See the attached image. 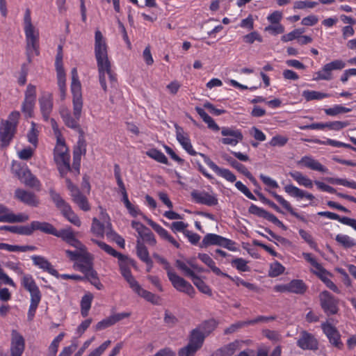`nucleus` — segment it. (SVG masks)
<instances>
[{
    "label": "nucleus",
    "mask_w": 356,
    "mask_h": 356,
    "mask_svg": "<svg viewBox=\"0 0 356 356\" xmlns=\"http://www.w3.org/2000/svg\"><path fill=\"white\" fill-rule=\"evenodd\" d=\"M321 327L330 342L333 346L337 348H341L342 343L341 342L340 334L337 330L329 323H323Z\"/></svg>",
    "instance_id": "nucleus-26"
},
{
    "label": "nucleus",
    "mask_w": 356,
    "mask_h": 356,
    "mask_svg": "<svg viewBox=\"0 0 356 356\" xmlns=\"http://www.w3.org/2000/svg\"><path fill=\"white\" fill-rule=\"evenodd\" d=\"M19 112L13 111L6 120L0 125V140L3 145L7 146L13 139L18 124Z\"/></svg>",
    "instance_id": "nucleus-6"
},
{
    "label": "nucleus",
    "mask_w": 356,
    "mask_h": 356,
    "mask_svg": "<svg viewBox=\"0 0 356 356\" xmlns=\"http://www.w3.org/2000/svg\"><path fill=\"white\" fill-rule=\"evenodd\" d=\"M25 348L24 339L17 331L13 330L11 334L10 355L22 356Z\"/></svg>",
    "instance_id": "nucleus-18"
},
{
    "label": "nucleus",
    "mask_w": 356,
    "mask_h": 356,
    "mask_svg": "<svg viewBox=\"0 0 356 356\" xmlns=\"http://www.w3.org/2000/svg\"><path fill=\"white\" fill-rule=\"evenodd\" d=\"M21 284L30 293L31 298H42L41 293L33 276L30 274L22 275Z\"/></svg>",
    "instance_id": "nucleus-21"
},
{
    "label": "nucleus",
    "mask_w": 356,
    "mask_h": 356,
    "mask_svg": "<svg viewBox=\"0 0 356 356\" xmlns=\"http://www.w3.org/2000/svg\"><path fill=\"white\" fill-rule=\"evenodd\" d=\"M146 154L151 159L163 164H168V159L165 154L156 149L152 148L146 152Z\"/></svg>",
    "instance_id": "nucleus-46"
},
{
    "label": "nucleus",
    "mask_w": 356,
    "mask_h": 356,
    "mask_svg": "<svg viewBox=\"0 0 356 356\" xmlns=\"http://www.w3.org/2000/svg\"><path fill=\"white\" fill-rule=\"evenodd\" d=\"M54 236L61 238L72 247H81V243L76 238L75 234L70 227L60 230L56 229Z\"/></svg>",
    "instance_id": "nucleus-24"
},
{
    "label": "nucleus",
    "mask_w": 356,
    "mask_h": 356,
    "mask_svg": "<svg viewBox=\"0 0 356 356\" xmlns=\"http://www.w3.org/2000/svg\"><path fill=\"white\" fill-rule=\"evenodd\" d=\"M31 127L27 133L28 141L36 148L38 143V135L40 133L38 125L34 122H31Z\"/></svg>",
    "instance_id": "nucleus-39"
},
{
    "label": "nucleus",
    "mask_w": 356,
    "mask_h": 356,
    "mask_svg": "<svg viewBox=\"0 0 356 356\" xmlns=\"http://www.w3.org/2000/svg\"><path fill=\"white\" fill-rule=\"evenodd\" d=\"M66 183L67 188L70 191V195L72 196L73 202L76 204L81 210L84 211H89L90 209V207L87 200V198L80 192L79 188L74 186L70 179H67Z\"/></svg>",
    "instance_id": "nucleus-17"
},
{
    "label": "nucleus",
    "mask_w": 356,
    "mask_h": 356,
    "mask_svg": "<svg viewBox=\"0 0 356 356\" xmlns=\"http://www.w3.org/2000/svg\"><path fill=\"white\" fill-rule=\"evenodd\" d=\"M168 277L173 287L178 291L193 297L195 293L193 286L183 277L177 275L174 269H168Z\"/></svg>",
    "instance_id": "nucleus-11"
},
{
    "label": "nucleus",
    "mask_w": 356,
    "mask_h": 356,
    "mask_svg": "<svg viewBox=\"0 0 356 356\" xmlns=\"http://www.w3.org/2000/svg\"><path fill=\"white\" fill-rule=\"evenodd\" d=\"M15 198L30 206L35 207L38 204V200L35 195L29 191L18 188L15 192Z\"/></svg>",
    "instance_id": "nucleus-33"
},
{
    "label": "nucleus",
    "mask_w": 356,
    "mask_h": 356,
    "mask_svg": "<svg viewBox=\"0 0 356 356\" xmlns=\"http://www.w3.org/2000/svg\"><path fill=\"white\" fill-rule=\"evenodd\" d=\"M302 95L307 102L312 100H321L331 97L330 93L309 90H304Z\"/></svg>",
    "instance_id": "nucleus-38"
},
{
    "label": "nucleus",
    "mask_w": 356,
    "mask_h": 356,
    "mask_svg": "<svg viewBox=\"0 0 356 356\" xmlns=\"http://www.w3.org/2000/svg\"><path fill=\"white\" fill-rule=\"evenodd\" d=\"M106 227H110L111 223L109 222H106V225L102 223L97 218H94L92 220V224L91 227L92 232L97 236H104L105 232V229Z\"/></svg>",
    "instance_id": "nucleus-49"
},
{
    "label": "nucleus",
    "mask_w": 356,
    "mask_h": 356,
    "mask_svg": "<svg viewBox=\"0 0 356 356\" xmlns=\"http://www.w3.org/2000/svg\"><path fill=\"white\" fill-rule=\"evenodd\" d=\"M41 298H31L30 306L28 312L29 320H32L35 314Z\"/></svg>",
    "instance_id": "nucleus-61"
},
{
    "label": "nucleus",
    "mask_w": 356,
    "mask_h": 356,
    "mask_svg": "<svg viewBox=\"0 0 356 356\" xmlns=\"http://www.w3.org/2000/svg\"><path fill=\"white\" fill-rule=\"evenodd\" d=\"M289 175L298 185L307 188H312L313 187L314 181L302 172L299 171H291L289 172Z\"/></svg>",
    "instance_id": "nucleus-35"
},
{
    "label": "nucleus",
    "mask_w": 356,
    "mask_h": 356,
    "mask_svg": "<svg viewBox=\"0 0 356 356\" xmlns=\"http://www.w3.org/2000/svg\"><path fill=\"white\" fill-rule=\"evenodd\" d=\"M136 252L138 257L143 262H150L151 258L149 257L148 250L145 245L141 243L139 240H138L136 245Z\"/></svg>",
    "instance_id": "nucleus-51"
},
{
    "label": "nucleus",
    "mask_w": 356,
    "mask_h": 356,
    "mask_svg": "<svg viewBox=\"0 0 356 356\" xmlns=\"http://www.w3.org/2000/svg\"><path fill=\"white\" fill-rule=\"evenodd\" d=\"M314 143L318 145H330L335 147H346L350 148L351 145L345 143L338 141L336 140L327 138L325 140H321L320 139H315L313 140Z\"/></svg>",
    "instance_id": "nucleus-48"
},
{
    "label": "nucleus",
    "mask_w": 356,
    "mask_h": 356,
    "mask_svg": "<svg viewBox=\"0 0 356 356\" xmlns=\"http://www.w3.org/2000/svg\"><path fill=\"white\" fill-rule=\"evenodd\" d=\"M297 344L303 350H316L318 348L317 340L312 334L305 331L300 333Z\"/></svg>",
    "instance_id": "nucleus-25"
},
{
    "label": "nucleus",
    "mask_w": 356,
    "mask_h": 356,
    "mask_svg": "<svg viewBox=\"0 0 356 356\" xmlns=\"http://www.w3.org/2000/svg\"><path fill=\"white\" fill-rule=\"evenodd\" d=\"M111 341L110 340H107L104 341L102 344H101L98 348L93 350L88 356H101L103 353L108 348V347L111 345Z\"/></svg>",
    "instance_id": "nucleus-64"
},
{
    "label": "nucleus",
    "mask_w": 356,
    "mask_h": 356,
    "mask_svg": "<svg viewBox=\"0 0 356 356\" xmlns=\"http://www.w3.org/2000/svg\"><path fill=\"white\" fill-rule=\"evenodd\" d=\"M221 134L223 136V138L221 139L222 143L233 147L236 146L243 138L241 131L233 127H222Z\"/></svg>",
    "instance_id": "nucleus-14"
},
{
    "label": "nucleus",
    "mask_w": 356,
    "mask_h": 356,
    "mask_svg": "<svg viewBox=\"0 0 356 356\" xmlns=\"http://www.w3.org/2000/svg\"><path fill=\"white\" fill-rule=\"evenodd\" d=\"M191 196L195 202L209 207L215 206L218 202L215 194L206 191H194L191 193Z\"/></svg>",
    "instance_id": "nucleus-20"
},
{
    "label": "nucleus",
    "mask_w": 356,
    "mask_h": 356,
    "mask_svg": "<svg viewBox=\"0 0 356 356\" xmlns=\"http://www.w3.org/2000/svg\"><path fill=\"white\" fill-rule=\"evenodd\" d=\"M176 138L183 149L191 156L200 155L204 163L219 177H221L229 182L236 181V177L229 170L218 167L209 157L202 153H198L194 150L188 135L182 128L176 126Z\"/></svg>",
    "instance_id": "nucleus-2"
},
{
    "label": "nucleus",
    "mask_w": 356,
    "mask_h": 356,
    "mask_svg": "<svg viewBox=\"0 0 356 356\" xmlns=\"http://www.w3.org/2000/svg\"><path fill=\"white\" fill-rule=\"evenodd\" d=\"M284 270V266L277 261H275L270 264L268 275L271 277H275L282 275Z\"/></svg>",
    "instance_id": "nucleus-50"
},
{
    "label": "nucleus",
    "mask_w": 356,
    "mask_h": 356,
    "mask_svg": "<svg viewBox=\"0 0 356 356\" xmlns=\"http://www.w3.org/2000/svg\"><path fill=\"white\" fill-rule=\"evenodd\" d=\"M54 157L60 173L64 176L70 170V156L64 138L56 140Z\"/></svg>",
    "instance_id": "nucleus-7"
},
{
    "label": "nucleus",
    "mask_w": 356,
    "mask_h": 356,
    "mask_svg": "<svg viewBox=\"0 0 356 356\" xmlns=\"http://www.w3.org/2000/svg\"><path fill=\"white\" fill-rule=\"evenodd\" d=\"M298 164L302 167H306L312 170L325 172L327 169L323 166L317 160L314 159L311 156H305L298 161Z\"/></svg>",
    "instance_id": "nucleus-31"
},
{
    "label": "nucleus",
    "mask_w": 356,
    "mask_h": 356,
    "mask_svg": "<svg viewBox=\"0 0 356 356\" xmlns=\"http://www.w3.org/2000/svg\"><path fill=\"white\" fill-rule=\"evenodd\" d=\"M65 336V334L64 332H61L56 337H55L54 339L51 341V343L49 347V350L50 354L52 356H55L56 355V353L58 352L59 343H60V341H62V340L63 339Z\"/></svg>",
    "instance_id": "nucleus-55"
},
{
    "label": "nucleus",
    "mask_w": 356,
    "mask_h": 356,
    "mask_svg": "<svg viewBox=\"0 0 356 356\" xmlns=\"http://www.w3.org/2000/svg\"><path fill=\"white\" fill-rule=\"evenodd\" d=\"M194 285L203 293L211 296V290L209 286L196 274L191 278Z\"/></svg>",
    "instance_id": "nucleus-47"
},
{
    "label": "nucleus",
    "mask_w": 356,
    "mask_h": 356,
    "mask_svg": "<svg viewBox=\"0 0 356 356\" xmlns=\"http://www.w3.org/2000/svg\"><path fill=\"white\" fill-rule=\"evenodd\" d=\"M93 296L91 293L84 295L81 301V313L83 317L88 316L91 307V303Z\"/></svg>",
    "instance_id": "nucleus-45"
},
{
    "label": "nucleus",
    "mask_w": 356,
    "mask_h": 356,
    "mask_svg": "<svg viewBox=\"0 0 356 356\" xmlns=\"http://www.w3.org/2000/svg\"><path fill=\"white\" fill-rule=\"evenodd\" d=\"M40 108L44 120H48L53 108V97L50 93H44L39 99Z\"/></svg>",
    "instance_id": "nucleus-27"
},
{
    "label": "nucleus",
    "mask_w": 356,
    "mask_h": 356,
    "mask_svg": "<svg viewBox=\"0 0 356 356\" xmlns=\"http://www.w3.org/2000/svg\"><path fill=\"white\" fill-rule=\"evenodd\" d=\"M350 111H351V108L339 104H337L332 107L325 109V114L330 116H335L339 114L348 113Z\"/></svg>",
    "instance_id": "nucleus-52"
},
{
    "label": "nucleus",
    "mask_w": 356,
    "mask_h": 356,
    "mask_svg": "<svg viewBox=\"0 0 356 356\" xmlns=\"http://www.w3.org/2000/svg\"><path fill=\"white\" fill-rule=\"evenodd\" d=\"M77 341L76 339H73L72 340V343L70 346H65L63 348L62 351L60 353L58 356H70L72 353L76 350L77 348Z\"/></svg>",
    "instance_id": "nucleus-63"
},
{
    "label": "nucleus",
    "mask_w": 356,
    "mask_h": 356,
    "mask_svg": "<svg viewBox=\"0 0 356 356\" xmlns=\"http://www.w3.org/2000/svg\"><path fill=\"white\" fill-rule=\"evenodd\" d=\"M230 264L232 267L235 268L239 272H249L250 270V268L248 266V261L243 258H234L231 261Z\"/></svg>",
    "instance_id": "nucleus-44"
},
{
    "label": "nucleus",
    "mask_w": 356,
    "mask_h": 356,
    "mask_svg": "<svg viewBox=\"0 0 356 356\" xmlns=\"http://www.w3.org/2000/svg\"><path fill=\"white\" fill-rule=\"evenodd\" d=\"M270 194L277 201L280 205H282L284 209L289 211L292 216L301 220H305L300 214L294 211L289 202L285 200L282 195H278L274 191H270Z\"/></svg>",
    "instance_id": "nucleus-34"
},
{
    "label": "nucleus",
    "mask_w": 356,
    "mask_h": 356,
    "mask_svg": "<svg viewBox=\"0 0 356 356\" xmlns=\"http://www.w3.org/2000/svg\"><path fill=\"white\" fill-rule=\"evenodd\" d=\"M302 257L312 266L311 271L319 279L325 275H328V271L317 261L316 259L311 253L303 252Z\"/></svg>",
    "instance_id": "nucleus-28"
},
{
    "label": "nucleus",
    "mask_w": 356,
    "mask_h": 356,
    "mask_svg": "<svg viewBox=\"0 0 356 356\" xmlns=\"http://www.w3.org/2000/svg\"><path fill=\"white\" fill-rule=\"evenodd\" d=\"M130 288L139 296L143 298L147 301L155 305L159 304L161 300L160 298L152 292L143 289L137 281L132 284L130 286Z\"/></svg>",
    "instance_id": "nucleus-29"
},
{
    "label": "nucleus",
    "mask_w": 356,
    "mask_h": 356,
    "mask_svg": "<svg viewBox=\"0 0 356 356\" xmlns=\"http://www.w3.org/2000/svg\"><path fill=\"white\" fill-rule=\"evenodd\" d=\"M336 241L345 248H350L356 246V240L348 235L339 234L335 237Z\"/></svg>",
    "instance_id": "nucleus-40"
},
{
    "label": "nucleus",
    "mask_w": 356,
    "mask_h": 356,
    "mask_svg": "<svg viewBox=\"0 0 356 356\" xmlns=\"http://www.w3.org/2000/svg\"><path fill=\"white\" fill-rule=\"evenodd\" d=\"M127 208L129 213L133 216L136 217L139 215L143 216V217L147 220V223L152 227V229L164 240L168 241L172 245H173L177 248H179V243L168 233V232L162 227L159 224L156 223L151 219L146 218L142 212L140 211L138 207L136 205L132 204L129 200H125L122 202Z\"/></svg>",
    "instance_id": "nucleus-4"
},
{
    "label": "nucleus",
    "mask_w": 356,
    "mask_h": 356,
    "mask_svg": "<svg viewBox=\"0 0 356 356\" xmlns=\"http://www.w3.org/2000/svg\"><path fill=\"white\" fill-rule=\"evenodd\" d=\"M31 259L34 266L49 273L53 276L58 277V273L45 257L39 255H33L31 257Z\"/></svg>",
    "instance_id": "nucleus-23"
},
{
    "label": "nucleus",
    "mask_w": 356,
    "mask_h": 356,
    "mask_svg": "<svg viewBox=\"0 0 356 356\" xmlns=\"http://www.w3.org/2000/svg\"><path fill=\"white\" fill-rule=\"evenodd\" d=\"M346 67V63L341 59H335L325 64L320 70L315 72L313 77L314 81H330L334 76V70H341Z\"/></svg>",
    "instance_id": "nucleus-10"
},
{
    "label": "nucleus",
    "mask_w": 356,
    "mask_h": 356,
    "mask_svg": "<svg viewBox=\"0 0 356 356\" xmlns=\"http://www.w3.org/2000/svg\"><path fill=\"white\" fill-rule=\"evenodd\" d=\"M211 245H219L231 251L236 250L234 247V242L232 240L216 234H207L202 241V246L207 247Z\"/></svg>",
    "instance_id": "nucleus-13"
},
{
    "label": "nucleus",
    "mask_w": 356,
    "mask_h": 356,
    "mask_svg": "<svg viewBox=\"0 0 356 356\" xmlns=\"http://www.w3.org/2000/svg\"><path fill=\"white\" fill-rule=\"evenodd\" d=\"M92 242L96 243L102 250L106 252L107 254L116 257L120 252H118L115 250H114L111 246L105 243L103 241H97L92 239Z\"/></svg>",
    "instance_id": "nucleus-59"
},
{
    "label": "nucleus",
    "mask_w": 356,
    "mask_h": 356,
    "mask_svg": "<svg viewBox=\"0 0 356 356\" xmlns=\"http://www.w3.org/2000/svg\"><path fill=\"white\" fill-rule=\"evenodd\" d=\"M76 250L74 251L72 250H66L65 252L68 257L73 261H79L83 255H84L86 252V247L81 243V247H74Z\"/></svg>",
    "instance_id": "nucleus-53"
},
{
    "label": "nucleus",
    "mask_w": 356,
    "mask_h": 356,
    "mask_svg": "<svg viewBox=\"0 0 356 356\" xmlns=\"http://www.w3.org/2000/svg\"><path fill=\"white\" fill-rule=\"evenodd\" d=\"M224 158L226 161H227L232 165V167L236 168L238 171L243 173L245 176H246L250 180H252V181L254 180V178L252 176L251 173L248 171V170L246 168V167L245 165H243V164L232 159L229 156H225Z\"/></svg>",
    "instance_id": "nucleus-43"
},
{
    "label": "nucleus",
    "mask_w": 356,
    "mask_h": 356,
    "mask_svg": "<svg viewBox=\"0 0 356 356\" xmlns=\"http://www.w3.org/2000/svg\"><path fill=\"white\" fill-rule=\"evenodd\" d=\"M49 193L56 207L61 211L62 214L67 219V220L74 225L80 227L81 222L78 216L72 211L70 205L55 191L51 189L50 190Z\"/></svg>",
    "instance_id": "nucleus-8"
},
{
    "label": "nucleus",
    "mask_w": 356,
    "mask_h": 356,
    "mask_svg": "<svg viewBox=\"0 0 356 356\" xmlns=\"http://www.w3.org/2000/svg\"><path fill=\"white\" fill-rule=\"evenodd\" d=\"M284 190L289 196L296 198L297 200L306 198L307 200L312 201L315 199L313 194L300 189L291 184L285 185Z\"/></svg>",
    "instance_id": "nucleus-22"
},
{
    "label": "nucleus",
    "mask_w": 356,
    "mask_h": 356,
    "mask_svg": "<svg viewBox=\"0 0 356 356\" xmlns=\"http://www.w3.org/2000/svg\"><path fill=\"white\" fill-rule=\"evenodd\" d=\"M73 114L69 110L62 108L60 113L65 124L72 129L78 130L80 128L79 120L83 109V98L72 99Z\"/></svg>",
    "instance_id": "nucleus-5"
},
{
    "label": "nucleus",
    "mask_w": 356,
    "mask_h": 356,
    "mask_svg": "<svg viewBox=\"0 0 356 356\" xmlns=\"http://www.w3.org/2000/svg\"><path fill=\"white\" fill-rule=\"evenodd\" d=\"M288 140L286 136L276 135L271 138L268 144L272 147H283L287 143Z\"/></svg>",
    "instance_id": "nucleus-58"
},
{
    "label": "nucleus",
    "mask_w": 356,
    "mask_h": 356,
    "mask_svg": "<svg viewBox=\"0 0 356 356\" xmlns=\"http://www.w3.org/2000/svg\"><path fill=\"white\" fill-rule=\"evenodd\" d=\"M29 215L24 213L15 214L7 207L0 204V222H23L28 220Z\"/></svg>",
    "instance_id": "nucleus-16"
},
{
    "label": "nucleus",
    "mask_w": 356,
    "mask_h": 356,
    "mask_svg": "<svg viewBox=\"0 0 356 356\" xmlns=\"http://www.w3.org/2000/svg\"><path fill=\"white\" fill-rule=\"evenodd\" d=\"M204 338L205 334L200 328L193 330L188 344L179 350V356H193L202 347Z\"/></svg>",
    "instance_id": "nucleus-9"
},
{
    "label": "nucleus",
    "mask_w": 356,
    "mask_h": 356,
    "mask_svg": "<svg viewBox=\"0 0 356 356\" xmlns=\"http://www.w3.org/2000/svg\"><path fill=\"white\" fill-rule=\"evenodd\" d=\"M321 306L327 315L336 314L339 311V300L329 291H323L319 294Z\"/></svg>",
    "instance_id": "nucleus-12"
},
{
    "label": "nucleus",
    "mask_w": 356,
    "mask_h": 356,
    "mask_svg": "<svg viewBox=\"0 0 356 356\" xmlns=\"http://www.w3.org/2000/svg\"><path fill=\"white\" fill-rule=\"evenodd\" d=\"M243 343L242 341H234L218 349L212 356H232L242 348Z\"/></svg>",
    "instance_id": "nucleus-32"
},
{
    "label": "nucleus",
    "mask_w": 356,
    "mask_h": 356,
    "mask_svg": "<svg viewBox=\"0 0 356 356\" xmlns=\"http://www.w3.org/2000/svg\"><path fill=\"white\" fill-rule=\"evenodd\" d=\"M284 26L280 24H270L265 27L264 31L270 35H277L284 32Z\"/></svg>",
    "instance_id": "nucleus-54"
},
{
    "label": "nucleus",
    "mask_w": 356,
    "mask_h": 356,
    "mask_svg": "<svg viewBox=\"0 0 356 356\" xmlns=\"http://www.w3.org/2000/svg\"><path fill=\"white\" fill-rule=\"evenodd\" d=\"M84 150H83L81 147H77L74 150L73 152V168L79 172L80 168V162L81 158L83 154H84Z\"/></svg>",
    "instance_id": "nucleus-60"
},
{
    "label": "nucleus",
    "mask_w": 356,
    "mask_h": 356,
    "mask_svg": "<svg viewBox=\"0 0 356 356\" xmlns=\"http://www.w3.org/2000/svg\"><path fill=\"white\" fill-rule=\"evenodd\" d=\"M177 267L181 270L185 275L191 277V279L195 275L193 270L188 267V264L186 261H183L181 260L176 261Z\"/></svg>",
    "instance_id": "nucleus-57"
},
{
    "label": "nucleus",
    "mask_w": 356,
    "mask_h": 356,
    "mask_svg": "<svg viewBox=\"0 0 356 356\" xmlns=\"http://www.w3.org/2000/svg\"><path fill=\"white\" fill-rule=\"evenodd\" d=\"M319 216L326 217L330 220H337L343 225H348L356 231V220L348 217H341L335 213L330 211H319L317 213Z\"/></svg>",
    "instance_id": "nucleus-30"
},
{
    "label": "nucleus",
    "mask_w": 356,
    "mask_h": 356,
    "mask_svg": "<svg viewBox=\"0 0 356 356\" xmlns=\"http://www.w3.org/2000/svg\"><path fill=\"white\" fill-rule=\"evenodd\" d=\"M195 111L197 113V114L201 117L202 120L207 124L208 128L214 131H218L220 129H221L220 127L213 120V119L210 115H209L203 108L200 107H196Z\"/></svg>",
    "instance_id": "nucleus-37"
},
{
    "label": "nucleus",
    "mask_w": 356,
    "mask_h": 356,
    "mask_svg": "<svg viewBox=\"0 0 356 356\" xmlns=\"http://www.w3.org/2000/svg\"><path fill=\"white\" fill-rule=\"evenodd\" d=\"M23 27L25 35L26 53L29 63L33 57L40 54V31L33 24L31 11L26 9L23 19Z\"/></svg>",
    "instance_id": "nucleus-3"
},
{
    "label": "nucleus",
    "mask_w": 356,
    "mask_h": 356,
    "mask_svg": "<svg viewBox=\"0 0 356 356\" xmlns=\"http://www.w3.org/2000/svg\"><path fill=\"white\" fill-rule=\"evenodd\" d=\"M19 179L28 186L32 188H38L40 186L39 180L26 168L23 170L22 176Z\"/></svg>",
    "instance_id": "nucleus-36"
},
{
    "label": "nucleus",
    "mask_w": 356,
    "mask_h": 356,
    "mask_svg": "<svg viewBox=\"0 0 356 356\" xmlns=\"http://www.w3.org/2000/svg\"><path fill=\"white\" fill-rule=\"evenodd\" d=\"M35 101L24 100L22 106V111L26 118L32 116L33 108L35 106Z\"/></svg>",
    "instance_id": "nucleus-56"
},
{
    "label": "nucleus",
    "mask_w": 356,
    "mask_h": 356,
    "mask_svg": "<svg viewBox=\"0 0 356 356\" xmlns=\"http://www.w3.org/2000/svg\"><path fill=\"white\" fill-rule=\"evenodd\" d=\"M33 231L40 230L44 233L49 234H54L56 229L49 222L40 221H32Z\"/></svg>",
    "instance_id": "nucleus-41"
},
{
    "label": "nucleus",
    "mask_w": 356,
    "mask_h": 356,
    "mask_svg": "<svg viewBox=\"0 0 356 356\" xmlns=\"http://www.w3.org/2000/svg\"><path fill=\"white\" fill-rule=\"evenodd\" d=\"M243 38V41L245 43H248V44H252L255 41H258L259 42H261L263 41L262 37L257 31H252V32L244 35Z\"/></svg>",
    "instance_id": "nucleus-62"
},
{
    "label": "nucleus",
    "mask_w": 356,
    "mask_h": 356,
    "mask_svg": "<svg viewBox=\"0 0 356 356\" xmlns=\"http://www.w3.org/2000/svg\"><path fill=\"white\" fill-rule=\"evenodd\" d=\"M94 51L99 71V83L102 89L106 92L107 81H109L111 87L115 88L117 79L115 74L111 70L106 38L99 30H97L95 33Z\"/></svg>",
    "instance_id": "nucleus-1"
},
{
    "label": "nucleus",
    "mask_w": 356,
    "mask_h": 356,
    "mask_svg": "<svg viewBox=\"0 0 356 356\" xmlns=\"http://www.w3.org/2000/svg\"><path fill=\"white\" fill-rule=\"evenodd\" d=\"M78 262L81 271L87 277L92 279L97 278V273L92 268V256L89 252L86 251Z\"/></svg>",
    "instance_id": "nucleus-19"
},
{
    "label": "nucleus",
    "mask_w": 356,
    "mask_h": 356,
    "mask_svg": "<svg viewBox=\"0 0 356 356\" xmlns=\"http://www.w3.org/2000/svg\"><path fill=\"white\" fill-rule=\"evenodd\" d=\"M306 285L300 280H293L289 283V292L302 294L306 291Z\"/></svg>",
    "instance_id": "nucleus-42"
},
{
    "label": "nucleus",
    "mask_w": 356,
    "mask_h": 356,
    "mask_svg": "<svg viewBox=\"0 0 356 356\" xmlns=\"http://www.w3.org/2000/svg\"><path fill=\"white\" fill-rule=\"evenodd\" d=\"M122 275L128 282L129 286L136 280L131 273V266L134 265V261L127 256L120 253L117 257Z\"/></svg>",
    "instance_id": "nucleus-15"
}]
</instances>
